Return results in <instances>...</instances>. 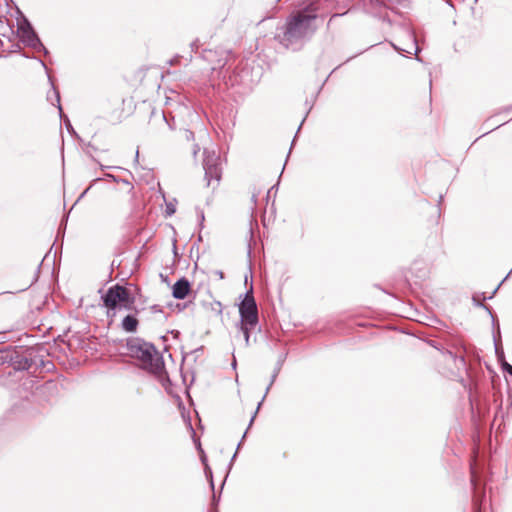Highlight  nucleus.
<instances>
[{
  "mask_svg": "<svg viewBox=\"0 0 512 512\" xmlns=\"http://www.w3.org/2000/svg\"><path fill=\"white\" fill-rule=\"evenodd\" d=\"M17 33L21 41L34 49H45L30 22L22 17L18 21Z\"/></svg>",
  "mask_w": 512,
  "mask_h": 512,
  "instance_id": "423d86ee",
  "label": "nucleus"
},
{
  "mask_svg": "<svg viewBox=\"0 0 512 512\" xmlns=\"http://www.w3.org/2000/svg\"><path fill=\"white\" fill-rule=\"evenodd\" d=\"M478 512V511H477Z\"/></svg>",
  "mask_w": 512,
  "mask_h": 512,
  "instance_id": "a211bd4d",
  "label": "nucleus"
},
{
  "mask_svg": "<svg viewBox=\"0 0 512 512\" xmlns=\"http://www.w3.org/2000/svg\"><path fill=\"white\" fill-rule=\"evenodd\" d=\"M240 323L257 324L258 323V310L255 299L253 297V287L246 292L245 298L239 306Z\"/></svg>",
  "mask_w": 512,
  "mask_h": 512,
  "instance_id": "39448f33",
  "label": "nucleus"
},
{
  "mask_svg": "<svg viewBox=\"0 0 512 512\" xmlns=\"http://www.w3.org/2000/svg\"><path fill=\"white\" fill-rule=\"evenodd\" d=\"M232 366L235 368L236 367V360L234 359L233 362H232Z\"/></svg>",
  "mask_w": 512,
  "mask_h": 512,
  "instance_id": "f3484780",
  "label": "nucleus"
},
{
  "mask_svg": "<svg viewBox=\"0 0 512 512\" xmlns=\"http://www.w3.org/2000/svg\"><path fill=\"white\" fill-rule=\"evenodd\" d=\"M102 298L109 316H114L117 309H128L133 304L129 291L120 285L110 287Z\"/></svg>",
  "mask_w": 512,
  "mask_h": 512,
  "instance_id": "7ed1b4c3",
  "label": "nucleus"
},
{
  "mask_svg": "<svg viewBox=\"0 0 512 512\" xmlns=\"http://www.w3.org/2000/svg\"><path fill=\"white\" fill-rule=\"evenodd\" d=\"M203 168L205 171V178L207 185L216 188L219 185L222 168L220 157L215 153H210L207 150L204 151Z\"/></svg>",
  "mask_w": 512,
  "mask_h": 512,
  "instance_id": "20e7f679",
  "label": "nucleus"
},
{
  "mask_svg": "<svg viewBox=\"0 0 512 512\" xmlns=\"http://www.w3.org/2000/svg\"><path fill=\"white\" fill-rule=\"evenodd\" d=\"M257 324L239 323V330L243 333L246 346L250 344V330L255 328Z\"/></svg>",
  "mask_w": 512,
  "mask_h": 512,
  "instance_id": "1a4fd4ad",
  "label": "nucleus"
},
{
  "mask_svg": "<svg viewBox=\"0 0 512 512\" xmlns=\"http://www.w3.org/2000/svg\"><path fill=\"white\" fill-rule=\"evenodd\" d=\"M190 290V284L185 278L178 280L172 288L173 297L176 299H184Z\"/></svg>",
  "mask_w": 512,
  "mask_h": 512,
  "instance_id": "0eeeda50",
  "label": "nucleus"
},
{
  "mask_svg": "<svg viewBox=\"0 0 512 512\" xmlns=\"http://www.w3.org/2000/svg\"><path fill=\"white\" fill-rule=\"evenodd\" d=\"M54 93H55V97H56V101H57V103H60V96H59V93H58L57 91H54ZM58 108H59V111L61 112V111H62V109H61L60 104H58Z\"/></svg>",
  "mask_w": 512,
  "mask_h": 512,
  "instance_id": "ddd939ff",
  "label": "nucleus"
},
{
  "mask_svg": "<svg viewBox=\"0 0 512 512\" xmlns=\"http://www.w3.org/2000/svg\"><path fill=\"white\" fill-rule=\"evenodd\" d=\"M315 20V14L299 12L287 20L282 32L277 33L276 37L284 47L296 49L316 31Z\"/></svg>",
  "mask_w": 512,
  "mask_h": 512,
  "instance_id": "f257e3e1",
  "label": "nucleus"
},
{
  "mask_svg": "<svg viewBox=\"0 0 512 512\" xmlns=\"http://www.w3.org/2000/svg\"><path fill=\"white\" fill-rule=\"evenodd\" d=\"M127 353L139 361V365L154 374H160L164 368L162 357L153 345L141 339H132L127 343Z\"/></svg>",
  "mask_w": 512,
  "mask_h": 512,
  "instance_id": "f03ea898",
  "label": "nucleus"
},
{
  "mask_svg": "<svg viewBox=\"0 0 512 512\" xmlns=\"http://www.w3.org/2000/svg\"><path fill=\"white\" fill-rule=\"evenodd\" d=\"M471 482L474 486H476V479H475V473H474V470L472 469L471 471Z\"/></svg>",
  "mask_w": 512,
  "mask_h": 512,
  "instance_id": "4468645a",
  "label": "nucleus"
},
{
  "mask_svg": "<svg viewBox=\"0 0 512 512\" xmlns=\"http://www.w3.org/2000/svg\"><path fill=\"white\" fill-rule=\"evenodd\" d=\"M174 212H175V208L173 207V205L171 203L167 204V213H168V215H172Z\"/></svg>",
  "mask_w": 512,
  "mask_h": 512,
  "instance_id": "9b49d317",
  "label": "nucleus"
},
{
  "mask_svg": "<svg viewBox=\"0 0 512 512\" xmlns=\"http://www.w3.org/2000/svg\"><path fill=\"white\" fill-rule=\"evenodd\" d=\"M338 16H339V14H334V15L330 18V21H331L333 18L338 17Z\"/></svg>",
  "mask_w": 512,
  "mask_h": 512,
  "instance_id": "dca6fc26",
  "label": "nucleus"
},
{
  "mask_svg": "<svg viewBox=\"0 0 512 512\" xmlns=\"http://www.w3.org/2000/svg\"><path fill=\"white\" fill-rule=\"evenodd\" d=\"M121 326L126 332H135L138 326V320L132 315H127L122 320Z\"/></svg>",
  "mask_w": 512,
  "mask_h": 512,
  "instance_id": "6e6552de",
  "label": "nucleus"
},
{
  "mask_svg": "<svg viewBox=\"0 0 512 512\" xmlns=\"http://www.w3.org/2000/svg\"><path fill=\"white\" fill-rule=\"evenodd\" d=\"M275 378H276V374H274V375H273L272 380H271V382H270L269 386L267 387L266 393H267V392H268V390L270 389V387H271V385L273 384V382H274Z\"/></svg>",
  "mask_w": 512,
  "mask_h": 512,
  "instance_id": "2eb2a0df",
  "label": "nucleus"
},
{
  "mask_svg": "<svg viewBox=\"0 0 512 512\" xmlns=\"http://www.w3.org/2000/svg\"><path fill=\"white\" fill-rule=\"evenodd\" d=\"M185 137H186L187 140H190V139L194 138V134H193V132H191L189 130H186L185 131Z\"/></svg>",
  "mask_w": 512,
  "mask_h": 512,
  "instance_id": "f8f14e48",
  "label": "nucleus"
},
{
  "mask_svg": "<svg viewBox=\"0 0 512 512\" xmlns=\"http://www.w3.org/2000/svg\"><path fill=\"white\" fill-rule=\"evenodd\" d=\"M502 368L506 372H508L510 375H512V365L507 363L505 360H502Z\"/></svg>",
  "mask_w": 512,
  "mask_h": 512,
  "instance_id": "9d476101",
  "label": "nucleus"
}]
</instances>
